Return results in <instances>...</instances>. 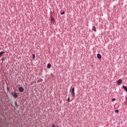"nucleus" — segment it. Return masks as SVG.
Listing matches in <instances>:
<instances>
[{"instance_id":"nucleus-1","label":"nucleus","mask_w":127,"mask_h":127,"mask_svg":"<svg viewBox=\"0 0 127 127\" xmlns=\"http://www.w3.org/2000/svg\"><path fill=\"white\" fill-rule=\"evenodd\" d=\"M122 83H123V80H122V79H119L117 81V86H121V85H122Z\"/></svg>"},{"instance_id":"nucleus-2","label":"nucleus","mask_w":127,"mask_h":127,"mask_svg":"<svg viewBox=\"0 0 127 127\" xmlns=\"http://www.w3.org/2000/svg\"><path fill=\"white\" fill-rule=\"evenodd\" d=\"M72 97H75V87H73L71 90Z\"/></svg>"},{"instance_id":"nucleus-3","label":"nucleus","mask_w":127,"mask_h":127,"mask_svg":"<svg viewBox=\"0 0 127 127\" xmlns=\"http://www.w3.org/2000/svg\"><path fill=\"white\" fill-rule=\"evenodd\" d=\"M11 95L13 97V98H17V93L16 92H11Z\"/></svg>"},{"instance_id":"nucleus-4","label":"nucleus","mask_w":127,"mask_h":127,"mask_svg":"<svg viewBox=\"0 0 127 127\" xmlns=\"http://www.w3.org/2000/svg\"><path fill=\"white\" fill-rule=\"evenodd\" d=\"M23 91H24V88H23V87H20L19 88V92H20V93H22V92H23Z\"/></svg>"},{"instance_id":"nucleus-5","label":"nucleus","mask_w":127,"mask_h":127,"mask_svg":"<svg viewBox=\"0 0 127 127\" xmlns=\"http://www.w3.org/2000/svg\"><path fill=\"white\" fill-rule=\"evenodd\" d=\"M97 57L98 59H101V58H102V56L100 54H98Z\"/></svg>"},{"instance_id":"nucleus-6","label":"nucleus","mask_w":127,"mask_h":127,"mask_svg":"<svg viewBox=\"0 0 127 127\" xmlns=\"http://www.w3.org/2000/svg\"><path fill=\"white\" fill-rule=\"evenodd\" d=\"M51 24H54V23H55V20H54V19H52L51 20Z\"/></svg>"},{"instance_id":"nucleus-7","label":"nucleus","mask_w":127,"mask_h":127,"mask_svg":"<svg viewBox=\"0 0 127 127\" xmlns=\"http://www.w3.org/2000/svg\"><path fill=\"white\" fill-rule=\"evenodd\" d=\"M92 30L93 31H94V32H96V31H97V30L96 29V27L93 26L92 27Z\"/></svg>"},{"instance_id":"nucleus-8","label":"nucleus","mask_w":127,"mask_h":127,"mask_svg":"<svg viewBox=\"0 0 127 127\" xmlns=\"http://www.w3.org/2000/svg\"><path fill=\"white\" fill-rule=\"evenodd\" d=\"M123 89H124V90H125V91H126V92L127 93V86H126L125 85H123Z\"/></svg>"},{"instance_id":"nucleus-9","label":"nucleus","mask_w":127,"mask_h":127,"mask_svg":"<svg viewBox=\"0 0 127 127\" xmlns=\"http://www.w3.org/2000/svg\"><path fill=\"white\" fill-rule=\"evenodd\" d=\"M47 68H51V64H47Z\"/></svg>"},{"instance_id":"nucleus-10","label":"nucleus","mask_w":127,"mask_h":127,"mask_svg":"<svg viewBox=\"0 0 127 127\" xmlns=\"http://www.w3.org/2000/svg\"><path fill=\"white\" fill-rule=\"evenodd\" d=\"M32 57L33 59H35V54H33Z\"/></svg>"},{"instance_id":"nucleus-11","label":"nucleus","mask_w":127,"mask_h":127,"mask_svg":"<svg viewBox=\"0 0 127 127\" xmlns=\"http://www.w3.org/2000/svg\"><path fill=\"white\" fill-rule=\"evenodd\" d=\"M3 54H4V51H1L0 52V55H2Z\"/></svg>"},{"instance_id":"nucleus-12","label":"nucleus","mask_w":127,"mask_h":127,"mask_svg":"<svg viewBox=\"0 0 127 127\" xmlns=\"http://www.w3.org/2000/svg\"><path fill=\"white\" fill-rule=\"evenodd\" d=\"M64 13H65V11H63L61 13V14L62 15H63V14H64Z\"/></svg>"},{"instance_id":"nucleus-13","label":"nucleus","mask_w":127,"mask_h":127,"mask_svg":"<svg viewBox=\"0 0 127 127\" xmlns=\"http://www.w3.org/2000/svg\"><path fill=\"white\" fill-rule=\"evenodd\" d=\"M115 100H116V98H113L112 99V102H115Z\"/></svg>"},{"instance_id":"nucleus-14","label":"nucleus","mask_w":127,"mask_h":127,"mask_svg":"<svg viewBox=\"0 0 127 127\" xmlns=\"http://www.w3.org/2000/svg\"><path fill=\"white\" fill-rule=\"evenodd\" d=\"M2 62H3V61H4V58H2L1 59Z\"/></svg>"},{"instance_id":"nucleus-15","label":"nucleus","mask_w":127,"mask_h":127,"mask_svg":"<svg viewBox=\"0 0 127 127\" xmlns=\"http://www.w3.org/2000/svg\"><path fill=\"white\" fill-rule=\"evenodd\" d=\"M14 104L15 106H17V107H18V105H17V103H16V102H15Z\"/></svg>"},{"instance_id":"nucleus-16","label":"nucleus","mask_w":127,"mask_h":127,"mask_svg":"<svg viewBox=\"0 0 127 127\" xmlns=\"http://www.w3.org/2000/svg\"><path fill=\"white\" fill-rule=\"evenodd\" d=\"M67 102H70V97H68Z\"/></svg>"},{"instance_id":"nucleus-17","label":"nucleus","mask_w":127,"mask_h":127,"mask_svg":"<svg viewBox=\"0 0 127 127\" xmlns=\"http://www.w3.org/2000/svg\"><path fill=\"white\" fill-rule=\"evenodd\" d=\"M115 113H119V110H116L115 111Z\"/></svg>"},{"instance_id":"nucleus-18","label":"nucleus","mask_w":127,"mask_h":127,"mask_svg":"<svg viewBox=\"0 0 127 127\" xmlns=\"http://www.w3.org/2000/svg\"><path fill=\"white\" fill-rule=\"evenodd\" d=\"M52 127H56V126H55V124L52 125Z\"/></svg>"},{"instance_id":"nucleus-19","label":"nucleus","mask_w":127,"mask_h":127,"mask_svg":"<svg viewBox=\"0 0 127 127\" xmlns=\"http://www.w3.org/2000/svg\"><path fill=\"white\" fill-rule=\"evenodd\" d=\"M7 90H8V87H7Z\"/></svg>"},{"instance_id":"nucleus-20","label":"nucleus","mask_w":127,"mask_h":127,"mask_svg":"<svg viewBox=\"0 0 127 127\" xmlns=\"http://www.w3.org/2000/svg\"><path fill=\"white\" fill-rule=\"evenodd\" d=\"M57 127H58V126H57Z\"/></svg>"}]
</instances>
